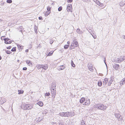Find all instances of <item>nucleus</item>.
I'll list each match as a JSON object with an SVG mask.
<instances>
[{
  "label": "nucleus",
  "instance_id": "f257e3e1",
  "mask_svg": "<svg viewBox=\"0 0 125 125\" xmlns=\"http://www.w3.org/2000/svg\"><path fill=\"white\" fill-rule=\"evenodd\" d=\"M94 106L95 108L103 110H105L107 108L106 106L101 103L95 104Z\"/></svg>",
  "mask_w": 125,
  "mask_h": 125
},
{
  "label": "nucleus",
  "instance_id": "f03ea898",
  "mask_svg": "<svg viewBox=\"0 0 125 125\" xmlns=\"http://www.w3.org/2000/svg\"><path fill=\"white\" fill-rule=\"evenodd\" d=\"M21 108L24 110H29L31 109L32 106L29 104H24L21 105Z\"/></svg>",
  "mask_w": 125,
  "mask_h": 125
},
{
  "label": "nucleus",
  "instance_id": "7ed1b4c3",
  "mask_svg": "<svg viewBox=\"0 0 125 125\" xmlns=\"http://www.w3.org/2000/svg\"><path fill=\"white\" fill-rule=\"evenodd\" d=\"M114 115L115 117L118 118L119 121H121L122 120V118L119 114L115 113Z\"/></svg>",
  "mask_w": 125,
  "mask_h": 125
},
{
  "label": "nucleus",
  "instance_id": "20e7f679",
  "mask_svg": "<svg viewBox=\"0 0 125 125\" xmlns=\"http://www.w3.org/2000/svg\"><path fill=\"white\" fill-rule=\"evenodd\" d=\"M67 9L68 11H70L72 12L73 11V10L72 4H68L67 6Z\"/></svg>",
  "mask_w": 125,
  "mask_h": 125
},
{
  "label": "nucleus",
  "instance_id": "39448f33",
  "mask_svg": "<svg viewBox=\"0 0 125 125\" xmlns=\"http://www.w3.org/2000/svg\"><path fill=\"white\" fill-rule=\"evenodd\" d=\"M51 93L52 95V97L53 98H55V95L56 94V90L54 88H53L52 90H51Z\"/></svg>",
  "mask_w": 125,
  "mask_h": 125
},
{
  "label": "nucleus",
  "instance_id": "423d86ee",
  "mask_svg": "<svg viewBox=\"0 0 125 125\" xmlns=\"http://www.w3.org/2000/svg\"><path fill=\"white\" fill-rule=\"evenodd\" d=\"M66 67V65L64 64L62 65L59 66L57 69L59 70H62L64 69Z\"/></svg>",
  "mask_w": 125,
  "mask_h": 125
},
{
  "label": "nucleus",
  "instance_id": "0eeeda50",
  "mask_svg": "<svg viewBox=\"0 0 125 125\" xmlns=\"http://www.w3.org/2000/svg\"><path fill=\"white\" fill-rule=\"evenodd\" d=\"M90 103V99H86V100H85V102L83 104V105H88Z\"/></svg>",
  "mask_w": 125,
  "mask_h": 125
},
{
  "label": "nucleus",
  "instance_id": "6e6552de",
  "mask_svg": "<svg viewBox=\"0 0 125 125\" xmlns=\"http://www.w3.org/2000/svg\"><path fill=\"white\" fill-rule=\"evenodd\" d=\"M88 67L89 70L91 71L93 70V68L92 65L91 63H88Z\"/></svg>",
  "mask_w": 125,
  "mask_h": 125
},
{
  "label": "nucleus",
  "instance_id": "1a4fd4ad",
  "mask_svg": "<svg viewBox=\"0 0 125 125\" xmlns=\"http://www.w3.org/2000/svg\"><path fill=\"white\" fill-rule=\"evenodd\" d=\"M119 60L120 61L119 62H116L120 63L122 62L123 61L125 60V56H121L119 58Z\"/></svg>",
  "mask_w": 125,
  "mask_h": 125
},
{
  "label": "nucleus",
  "instance_id": "9d476101",
  "mask_svg": "<svg viewBox=\"0 0 125 125\" xmlns=\"http://www.w3.org/2000/svg\"><path fill=\"white\" fill-rule=\"evenodd\" d=\"M120 67V65L118 64L114 63L113 64V67L116 70H117L118 69L119 67Z\"/></svg>",
  "mask_w": 125,
  "mask_h": 125
},
{
  "label": "nucleus",
  "instance_id": "9b49d317",
  "mask_svg": "<svg viewBox=\"0 0 125 125\" xmlns=\"http://www.w3.org/2000/svg\"><path fill=\"white\" fill-rule=\"evenodd\" d=\"M42 67L41 68H42V69L45 70L47 69L48 66L47 64H45V65H42Z\"/></svg>",
  "mask_w": 125,
  "mask_h": 125
},
{
  "label": "nucleus",
  "instance_id": "f8f14e48",
  "mask_svg": "<svg viewBox=\"0 0 125 125\" xmlns=\"http://www.w3.org/2000/svg\"><path fill=\"white\" fill-rule=\"evenodd\" d=\"M85 98L84 97H83L81 98V99L80 100V102L81 104H83L84 103V102L85 101Z\"/></svg>",
  "mask_w": 125,
  "mask_h": 125
},
{
  "label": "nucleus",
  "instance_id": "ddd939ff",
  "mask_svg": "<svg viewBox=\"0 0 125 125\" xmlns=\"http://www.w3.org/2000/svg\"><path fill=\"white\" fill-rule=\"evenodd\" d=\"M104 81L103 85H104L105 84V85L108 82V79L107 78H105L104 80Z\"/></svg>",
  "mask_w": 125,
  "mask_h": 125
},
{
  "label": "nucleus",
  "instance_id": "4468645a",
  "mask_svg": "<svg viewBox=\"0 0 125 125\" xmlns=\"http://www.w3.org/2000/svg\"><path fill=\"white\" fill-rule=\"evenodd\" d=\"M73 42L74 44V45L75 47H77L79 46L78 44L76 41L74 40L73 41Z\"/></svg>",
  "mask_w": 125,
  "mask_h": 125
},
{
  "label": "nucleus",
  "instance_id": "2eb2a0df",
  "mask_svg": "<svg viewBox=\"0 0 125 125\" xmlns=\"http://www.w3.org/2000/svg\"><path fill=\"white\" fill-rule=\"evenodd\" d=\"M56 84H55V83H53L52 84V85L51 86V87L52 88V89L51 90H52L53 88L54 89H56L55 87H56Z\"/></svg>",
  "mask_w": 125,
  "mask_h": 125
},
{
  "label": "nucleus",
  "instance_id": "dca6fc26",
  "mask_svg": "<svg viewBox=\"0 0 125 125\" xmlns=\"http://www.w3.org/2000/svg\"><path fill=\"white\" fill-rule=\"evenodd\" d=\"M37 104L38 105L40 106H42L43 105V103L41 101L38 102Z\"/></svg>",
  "mask_w": 125,
  "mask_h": 125
},
{
  "label": "nucleus",
  "instance_id": "f3484780",
  "mask_svg": "<svg viewBox=\"0 0 125 125\" xmlns=\"http://www.w3.org/2000/svg\"><path fill=\"white\" fill-rule=\"evenodd\" d=\"M6 101L3 98V99H1V100H0V104H2L4 103Z\"/></svg>",
  "mask_w": 125,
  "mask_h": 125
},
{
  "label": "nucleus",
  "instance_id": "a211bd4d",
  "mask_svg": "<svg viewBox=\"0 0 125 125\" xmlns=\"http://www.w3.org/2000/svg\"><path fill=\"white\" fill-rule=\"evenodd\" d=\"M71 114V112H65V117H69Z\"/></svg>",
  "mask_w": 125,
  "mask_h": 125
},
{
  "label": "nucleus",
  "instance_id": "6ab92c4d",
  "mask_svg": "<svg viewBox=\"0 0 125 125\" xmlns=\"http://www.w3.org/2000/svg\"><path fill=\"white\" fill-rule=\"evenodd\" d=\"M102 83L101 80L99 81L98 83V86L100 87H101L102 85Z\"/></svg>",
  "mask_w": 125,
  "mask_h": 125
},
{
  "label": "nucleus",
  "instance_id": "aec40b11",
  "mask_svg": "<svg viewBox=\"0 0 125 125\" xmlns=\"http://www.w3.org/2000/svg\"><path fill=\"white\" fill-rule=\"evenodd\" d=\"M18 29L20 31H21V32H22V31L23 30V29L22 26H19L18 28Z\"/></svg>",
  "mask_w": 125,
  "mask_h": 125
},
{
  "label": "nucleus",
  "instance_id": "412c9836",
  "mask_svg": "<svg viewBox=\"0 0 125 125\" xmlns=\"http://www.w3.org/2000/svg\"><path fill=\"white\" fill-rule=\"evenodd\" d=\"M59 115L60 116H61L65 117V112H62L61 113H59Z\"/></svg>",
  "mask_w": 125,
  "mask_h": 125
},
{
  "label": "nucleus",
  "instance_id": "4be33fe9",
  "mask_svg": "<svg viewBox=\"0 0 125 125\" xmlns=\"http://www.w3.org/2000/svg\"><path fill=\"white\" fill-rule=\"evenodd\" d=\"M53 52V51H51L50 52L46 54L47 56H49L51 55Z\"/></svg>",
  "mask_w": 125,
  "mask_h": 125
},
{
  "label": "nucleus",
  "instance_id": "5701e85b",
  "mask_svg": "<svg viewBox=\"0 0 125 125\" xmlns=\"http://www.w3.org/2000/svg\"><path fill=\"white\" fill-rule=\"evenodd\" d=\"M17 47H18V48L19 49V50H21L22 49V46H21L19 44H17Z\"/></svg>",
  "mask_w": 125,
  "mask_h": 125
},
{
  "label": "nucleus",
  "instance_id": "b1692460",
  "mask_svg": "<svg viewBox=\"0 0 125 125\" xmlns=\"http://www.w3.org/2000/svg\"><path fill=\"white\" fill-rule=\"evenodd\" d=\"M18 92L19 94H22L24 93L23 91L22 90H18Z\"/></svg>",
  "mask_w": 125,
  "mask_h": 125
},
{
  "label": "nucleus",
  "instance_id": "393cba45",
  "mask_svg": "<svg viewBox=\"0 0 125 125\" xmlns=\"http://www.w3.org/2000/svg\"><path fill=\"white\" fill-rule=\"evenodd\" d=\"M125 4V2L124 3L123 1L121 2L119 4V5L121 7H123L124 6Z\"/></svg>",
  "mask_w": 125,
  "mask_h": 125
},
{
  "label": "nucleus",
  "instance_id": "a878e982",
  "mask_svg": "<svg viewBox=\"0 0 125 125\" xmlns=\"http://www.w3.org/2000/svg\"><path fill=\"white\" fill-rule=\"evenodd\" d=\"M113 80L112 79H111L109 81L108 83V86L110 85L112 83Z\"/></svg>",
  "mask_w": 125,
  "mask_h": 125
},
{
  "label": "nucleus",
  "instance_id": "bb28decb",
  "mask_svg": "<svg viewBox=\"0 0 125 125\" xmlns=\"http://www.w3.org/2000/svg\"><path fill=\"white\" fill-rule=\"evenodd\" d=\"M40 117H39L38 118H36L35 120L37 122H40L42 120V119H40Z\"/></svg>",
  "mask_w": 125,
  "mask_h": 125
},
{
  "label": "nucleus",
  "instance_id": "cd10ccee",
  "mask_svg": "<svg viewBox=\"0 0 125 125\" xmlns=\"http://www.w3.org/2000/svg\"><path fill=\"white\" fill-rule=\"evenodd\" d=\"M97 2V4H98L100 6L102 7L103 5V4L101 3L99 0Z\"/></svg>",
  "mask_w": 125,
  "mask_h": 125
},
{
  "label": "nucleus",
  "instance_id": "c85d7f7f",
  "mask_svg": "<svg viewBox=\"0 0 125 125\" xmlns=\"http://www.w3.org/2000/svg\"><path fill=\"white\" fill-rule=\"evenodd\" d=\"M50 13V11H47L45 12L44 13L45 16H47Z\"/></svg>",
  "mask_w": 125,
  "mask_h": 125
},
{
  "label": "nucleus",
  "instance_id": "c756f323",
  "mask_svg": "<svg viewBox=\"0 0 125 125\" xmlns=\"http://www.w3.org/2000/svg\"><path fill=\"white\" fill-rule=\"evenodd\" d=\"M6 53L7 54H10L12 53V52L10 51L5 50Z\"/></svg>",
  "mask_w": 125,
  "mask_h": 125
},
{
  "label": "nucleus",
  "instance_id": "7c9ffc66",
  "mask_svg": "<svg viewBox=\"0 0 125 125\" xmlns=\"http://www.w3.org/2000/svg\"><path fill=\"white\" fill-rule=\"evenodd\" d=\"M71 64L72 66L73 67H75V64H74L73 61L72 60H71Z\"/></svg>",
  "mask_w": 125,
  "mask_h": 125
},
{
  "label": "nucleus",
  "instance_id": "2f4dec72",
  "mask_svg": "<svg viewBox=\"0 0 125 125\" xmlns=\"http://www.w3.org/2000/svg\"><path fill=\"white\" fill-rule=\"evenodd\" d=\"M16 47H13L11 49V51L12 52H15L16 51Z\"/></svg>",
  "mask_w": 125,
  "mask_h": 125
},
{
  "label": "nucleus",
  "instance_id": "473e14b6",
  "mask_svg": "<svg viewBox=\"0 0 125 125\" xmlns=\"http://www.w3.org/2000/svg\"><path fill=\"white\" fill-rule=\"evenodd\" d=\"M69 46L68 45H64V48L65 49H67Z\"/></svg>",
  "mask_w": 125,
  "mask_h": 125
},
{
  "label": "nucleus",
  "instance_id": "72a5a7b5",
  "mask_svg": "<svg viewBox=\"0 0 125 125\" xmlns=\"http://www.w3.org/2000/svg\"><path fill=\"white\" fill-rule=\"evenodd\" d=\"M26 63L29 65L30 66V64H31V62L30 61L27 60L26 61Z\"/></svg>",
  "mask_w": 125,
  "mask_h": 125
},
{
  "label": "nucleus",
  "instance_id": "f704fd0d",
  "mask_svg": "<svg viewBox=\"0 0 125 125\" xmlns=\"http://www.w3.org/2000/svg\"><path fill=\"white\" fill-rule=\"evenodd\" d=\"M36 67L38 69H40L42 67V65H38L36 66Z\"/></svg>",
  "mask_w": 125,
  "mask_h": 125
},
{
  "label": "nucleus",
  "instance_id": "c9c22d12",
  "mask_svg": "<svg viewBox=\"0 0 125 125\" xmlns=\"http://www.w3.org/2000/svg\"><path fill=\"white\" fill-rule=\"evenodd\" d=\"M1 39L2 40H4L5 41V42H6L5 40L6 39V38H5V36H2L1 37Z\"/></svg>",
  "mask_w": 125,
  "mask_h": 125
},
{
  "label": "nucleus",
  "instance_id": "e433bc0d",
  "mask_svg": "<svg viewBox=\"0 0 125 125\" xmlns=\"http://www.w3.org/2000/svg\"><path fill=\"white\" fill-rule=\"evenodd\" d=\"M81 125H86V124H85V122L84 121L82 120V121L81 123Z\"/></svg>",
  "mask_w": 125,
  "mask_h": 125
},
{
  "label": "nucleus",
  "instance_id": "4c0bfd02",
  "mask_svg": "<svg viewBox=\"0 0 125 125\" xmlns=\"http://www.w3.org/2000/svg\"><path fill=\"white\" fill-rule=\"evenodd\" d=\"M51 7L49 6L47 7V11H50L51 13Z\"/></svg>",
  "mask_w": 125,
  "mask_h": 125
},
{
  "label": "nucleus",
  "instance_id": "58836bf2",
  "mask_svg": "<svg viewBox=\"0 0 125 125\" xmlns=\"http://www.w3.org/2000/svg\"><path fill=\"white\" fill-rule=\"evenodd\" d=\"M80 30L78 28L76 30V32L77 33L79 34H80Z\"/></svg>",
  "mask_w": 125,
  "mask_h": 125
},
{
  "label": "nucleus",
  "instance_id": "ea45409f",
  "mask_svg": "<svg viewBox=\"0 0 125 125\" xmlns=\"http://www.w3.org/2000/svg\"><path fill=\"white\" fill-rule=\"evenodd\" d=\"M6 2L7 3H12V0H7Z\"/></svg>",
  "mask_w": 125,
  "mask_h": 125
},
{
  "label": "nucleus",
  "instance_id": "a19ab883",
  "mask_svg": "<svg viewBox=\"0 0 125 125\" xmlns=\"http://www.w3.org/2000/svg\"><path fill=\"white\" fill-rule=\"evenodd\" d=\"M62 9V6H60L58 8V10L59 11H61Z\"/></svg>",
  "mask_w": 125,
  "mask_h": 125
},
{
  "label": "nucleus",
  "instance_id": "79ce46f5",
  "mask_svg": "<svg viewBox=\"0 0 125 125\" xmlns=\"http://www.w3.org/2000/svg\"><path fill=\"white\" fill-rule=\"evenodd\" d=\"M50 94L49 93H45V96H49Z\"/></svg>",
  "mask_w": 125,
  "mask_h": 125
},
{
  "label": "nucleus",
  "instance_id": "37998d69",
  "mask_svg": "<svg viewBox=\"0 0 125 125\" xmlns=\"http://www.w3.org/2000/svg\"><path fill=\"white\" fill-rule=\"evenodd\" d=\"M50 43L51 44H52L53 42V40L52 39H50Z\"/></svg>",
  "mask_w": 125,
  "mask_h": 125
},
{
  "label": "nucleus",
  "instance_id": "c03bdc74",
  "mask_svg": "<svg viewBox=\"0 0 125 125\" xmlns=\"http://www.w3.org/2000/svg\"><path fill=\"white\" fill-rule=\"evenodd\" d=\"M12 41H10L8 42H5V43L6 44H10L12 42Z\"/></svg>",
  "mask_w": 125,
  "mask_h": 125
},
{
  "label": "nucleus",
  "instance_id": "a18cd8bd",
  "mask_svg": "<svg viewBox=\"0 0 125 125\" xmlns=\"http://www.w3.org/2000/svg\"><path fill=\"white\" fill-rule=\"evenodd\" d=\"M104 62L106 65V67H107V64H106V62H105V58H104Z\"/></svg>",
  "mask_w": 125,
  "mask_h": 125
},
{
  "label": "nucleus",
  "instance_id": "49530a36",
  "mask_svg": "<svg viewBox=\"0 0 125 125\" xmlns=\"http://www.w3.org/2000/svg\"><path fill=\"white\" fill-rule=\"evenodd\" d=\"M59 125H64V124L63 123L60 122L59 124Z\"/></svg>",
  "mask_w": 125,
  "mask_h": 125
},
{
  "label": "nucleus",
  "instance_id": "de8ad7c7",
  "mask_svg": "<svg viewBox=\"0 0 125 125\" xmlns=\"http://www.w3.org/2000/svg\"><path fill=\"white\" fill-rule=\"evenodd\" d=\"M11 46H9L6 47V48L8 49H10L11 48Z\"/></svg>",
  "mask_w": 125,
  "mask_h": 125
},
{
  "label": "nucleus",
  "instance_id": "09e8293b",
  "mask_svg": "<svg viewBox=\"0 0 125 125\" xmlns=\"http://www.w3.org/2000/svg\"><path fill=\"white\" fill-rule=\"evenodd\" d=\"M37 27H36V28L35 27L34 30H35V33H36L37 32Z\"/></svg>",
  "mask_w": 125,
  "mask_h": 125
},
{
  "label": "nucleus",
  "instance_id": "8fccbe9b",
  "mask_svg": "<svg viewBox=\"0 0 125 125\" xmlns=\"http://www.w3.org/2000/svg\"><path fill=\"white\" fill-rule=\"evenodd\" d=\"M73 1V0H67V2L68 3H71Z\"/></svg>",
  "mask_w": 125,
  "mask_h": 125
},
{
  "label": "nucleus",
  "instance_id": "3c124183",
  "mask_svg": "<svg viewBox=\"0 0 125 125\" xmlns=\"http://www.w3.org/2000/svg\"><path fill=\"white\" fill-rule=\"evenodd\" d=\"M71 46L73 47H74V44L73 42L71 44Z\"/></svg>",
  "mask_w": 125,
  "mask_h": 125
},
{
  "label": "nucleus",
  "instance_id": "603ef678",
  "mask_svg": "<svg viewBox=\"0 0 125 125\" xmlns=\"http://www.w3.org/2000/svg\"><path fill=\"white\" fill-rule=\"evenodd\" d=\"M10 40V39L8 38H6V39L5 40L6 42H8Z\"/></svg>",
  "mask_w": 125,
  "mask_h": 125
},
{
  "label": "nucleus",
  "instance_id": "864d4df0",
  "mask_svg": "<svg viewBox=\"0 0 125 125\" xmlns=\"http://www.w3.org/2000/svg\"><path fill=\"white\" fill-rule=\"evenodd\" d=\"M124 79H123L121 81L124 84L125 83V80H123Z\"/></svg>",
  "mask_w": 125,
  "mask_h": 125
},
{
  "label": "nucleus",
  "instance_id": "5fc2aeb1",
  "mask_svg": "<svg viewBox=\"0 0 125 125\" xmlns=\"http://www.w3.org/2000/svg\"><path fill=\"white\" fill-rule=\"evenodd\" d=\"M27 69V68L26 67H24L23 68V70H26Z\"/></svg>",
  "mask_w": 125,
  "mask_h": 125
},
{
  "label": "nucleus",
  "instance_id": "6e6d98bb",
  "mask_svg": "<svg viewBox=\"0 0 125 125\" xmlns=\"http://www.w3.org/2000/svg\"><path fill=\"white\" fill-rule=\"evenodd\" d=\"M119 58H117V59H115L116 61H117V62H119V61H120L119 60Z\"/></svg>",
  "mask_w": 125,
  "mask_h": 125
},
{
  "label": "nucleus",
  "instance_id": "4d7b16f0",
  "mask_svg": "<svg viewBox=\"0 0 125 125\" xmlns=\"http://www.w3.org/2000/svg\"><path fill=\"white\" fill-rule=\"evenodd\" d=\"M39 19L40 20H42L43 19L42 17L41 16H40L39 17Z\"/></svg>",
  "mask_w": 125,
  "mask_h": 125
},
{
  "label": "nucleus",
  "instance_id": "13d9d810",
  "mask_svg": "<svg viewBox=\"0 0 125 125\" xmlns=\"http://www.w3.org/2000/svg\"><path fill=\"white\" fill-rule=\"evenodd\" d=\"M124 84V83H123L121 81L120 82V84L121 85H123Z\"/></svg>",
  "mask_w": 125,
  "mask_h": 125
},
{
  "label": "nucleus",
  "instance_id": "bf43d9fd",
  "mask_svg": "<svg viewBox=\"0 0 125 125\" xmlns=\"http://www.w3.org/2000/svg\"><path fill=\"white\" fill-rule=\"evenodd\" d=\"M74 48V47H73L72 46H70V50H72Z\"/></svg>",
  "mask_w": 125,
  "mask_h": 125
},
{
  "label": "nucleus",
  "instance_id": "052dcab7",
  "mask_svg": "<svg viewBox=\"0 0 125 125\" xmlns=\"http://www.w3.org/2000/svg\"><path fill=\"white\" fill-rule=\"evenodd\" d=\"M83 0V2H87L88 1V0Z\"/></svg>",
  "mask_w": 125,
  "mask_h": 125
},
{
  "label": "nucleus",
  "instance_id": "680f3d73",
  "mask_svg": "<svg viewBox=\"0 0 125 125\" xmlns=\"http://www.w3.org/2000/svg\"><path fill=\"white\" fill-rule=\"evenodd\" d=\"M29 51V50L28 49L26 50L25 51V52H27Z\"/></svg>",
  "mask_w": 125,
  "mask_h": 125
},
{
  "label": "nucleus",
  "instance_id": "e2e57ef3",
  "mask_svg": "<svg viewBox=\"0 0 125 125\" xmlns=\"http://www.w3.org/2000/svg\"><path fill=\"white\" fill-rule=\"evenodd\" d=\"M92 30L91 29H89V30H88V31L90 32H91L92 31Z\"/></svg>",
  "mask_w": 125,
  "mask_h": 125
},
{
  "label": "nucleus",
  "instance_id": "0e129e2a",
  "mask_svg": "<svg viewBox=\"0 0 125 125\" xmlns=\"http://www.w3.org/2000/svg\"><path fill=\"white\" fill-rule=\"evenodd\" d=\"M70 43V41H68L67 42V44H69Z\"/></svg>",
  "mask_w": 125,
  "mask_h": 125
},
{
  "label": "nucleus",
  "instance_id": "69168bd1",
  "mask_svg": "<svg viewBox=\"0 0 125 125\" xmlns=\"http://www.w3.org/2000/svg\"><path fill=\"white\" fill-rule=\"evenodd\" d=\"M80 34L82 33H83V32L82 31H80Z\"/></svg>",
  "mask_w": 125,
  "mask_h": 125
},
{
  "label": "nucleus",
  "instance_id": "338daca9",
  "mask_svg": "<svg viewBox=\"0 0 125 125\" xmlns=\"http://www.w3.org/2000/svg\"><path fill=\"white\" fill-rule=\"evenodd\" d=\"M123 38L125 39V35H123V36L122 37Z\"/></svg>",
  "mask_w": 125,
  "mask_h": 125
},
{
  "label": "nucleus",
  "instance_id": "774afa93",
  "mask_svg": "<svg viewBox=\"0 0 125 125\" xmlns=\"http://www.w3.org/2000/svg\"><path fill=\"white\" fill-rule=\"evenodd\" d=\"M93 37L94 39H95L96 38V36H93Z\"/></svg>",
  "mask_w": 125,
  "mask_h": 125
}]
</instances>
